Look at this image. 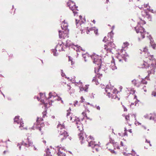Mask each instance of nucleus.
<instances>
[{
  "mask_svg": "<svg viewBox=\"0 0 156 156\" xmlns=\"http://www.w3.org/2000/svg\"><path fill=\"white\" fill-rule=\"evenodd\" d=\"M68 24L67 23L65 22V20L63 21L61 24V27L63 30L65 31V33L63 35H62L61 30L59 31V36L60 38H65L66 37H68V34L69 32V30L68 28Z\"/></svg>",
  "mask_w": 156,
  "mask_h": 156,
  "instance_id": "nucleus-10",
  "label": "nucleus"
},
{
  "mask_svg": "<svg viewBox=\"0 0 156 156\" xmlns=\"http://www.w3.org/2000/svg\"><path fill=\"white\" fill-rule=\"evenodd\" d=\"M79 17L80 18V20H78L76 19V24L77 25L78 24L79 22L80 24V25H81L82 23H83V21L82 20V16H79Z\"/></svg>",
  "mask_w": 156,
  "mask_h": 156,
  "instance_id": "nucleus-26",
  "label": "nucleus"
},
{
  "mask_svg": "<svg viewBox=\"0 0 156 156\" xmlns=\"http://www.w3.org/2000/svg\"><path fill=\"white\" fill-rule=\"evenodd\" d=\"M86 118V119H89L90 120H92V119H90L89 117H88L87 115H86V116L85 117Z\"/></svg>",
  "mask_w": 156,
  "mask_h": 156,
  "instance_id": "nucleus-58",
  "label": "nucleus"
},
{
  "mask_svg": "<svg viewBox=\"0 0 156 156\" xmlns=\"http://www.w3.org/2000/svg\"><path fill=\"white\" fill-rule=\"evenodd\" d=\"M148 13V12L145 10H144L141 12L142 15L144 17H145Z\"/></svg>",
  "mask_w": 156,
  "mask_h": 156,
  "instance_id": "nucleus-30",
  "label": "nucleus"
},
{
  "mask_svg": "<svg viewBox=\"0 0 156 156\" xmlns=\"http://www.w3.org/2000/svg\"><path fill=\"white\" fill-rule=\"evenodd\" d=\"M33 143L30 140H29V138H27V139H25L24 140L20 143V144H18L17 146L19 147V148L20 150L21 149V145H23L24 146L28 147L32 145Z\"/></svg>",
  "mask_w": 156,
  "mask_h": 156,
  "instance_id": "nucleus-13",
  "label": "nucleus"
},
{
  "mask_svg": "<svg viewBox=\"0 0 156 156\" xmlns=\"http://www.w3.org/2000/svg\"><path fill=\"white\" fill-rule=\"evenodd\" d=\"M110 142L111 143L113 144L115 143L114 140H113L110 138Z\"/></svg>",
  "mask_w": 156,
  "mask_h": 156,
  "instance_id": "nucleus-50",
  "label": "nucleus"
},
{
  "mask_svg": "<svg viewBox=\"0 0 156 156\" xmlns=\"http://www.w3.org/2000/svg\"><path fill=\"white\" fill-rule=\"evenodd\" d=\"M64 128V125L61 124H58L57 126V128L59 134L58 137L61 141L66 139L68 136V133L65 130Z\"/></svg>",
  "mask_w": 156,
  "mask_h": 156,
  "instance_id": "nucleus-7",
  "label": "nucleus"
},
{
  "mask_svg": "<svg viewBox=\"0 0 156 156\" xmlns=\"http://www.w3.org/2000/svg\"><path fill=\"white\" fill-rule=\"evenodd\" d=\"M14 123L18 124H20V126H19L21 129L22 130L24 129V128H22L24 126L23 123L21 118L20 119L19 116H16L14 119Z\"/></svg>",
  "mask_w": 156,
  "mask_h": 156,
  "instance_id": "nucleus-19",
  "label": "nucleus"
},
{
  "mask_svg": "<svg viewBox=\"0 0 156 156\" xmlns=\"http://www.w3.org/2000/svg\"><path fill=\"white\" fill-rule=\"evenodd\" d=\"M146 87L145 86H144L143 88V89L144 90V92H146L147 91L146 89L145 88Z\"/></svg>",
  "mask_w": 156,
  "mask_h": 156,
  "instance_id": "nucleus-56",
  "label": "nucleus"
},
{
  "mask_svg": "<svg viewBox=\"0 0 156 156\" xmlns=\"http://www.w3.org/2000/svg\"><path fill=\"white\" fill-rule=\"evenodd\" d=\"M95 107H96V108L98 110H100V108L99 107V106H97L96 105Z\"/></svg>",
  "mask_w": 156,
  "mask_h": 156,
  "instance_id": "nucleus-55",
  "label": "nucleus"
},
{
  "mask_svg": "<svg viewBox=\"0 0 156 156\" xmlns=\"http://www.w3.org/2000/svg\"><path fill=\"white\" fill-rule=\"evenodd\" d=\"M66 47H71L75 50L78 53V52H80L81 51H84V50L82 49V48L79 46L78 45H75L73 44L69 40H67L66 41ZM78 55V53H77Z\"/></svg>",
  "mask_w": 156,
  "mask_h": 156,
  "instance_id": "nucleus-12",
  "label": "nucleus"
},
{
  "mask_svg": "<svg viewBox=\"0 0 156 156\" xmlns=\"http://www.w3.org/2000/svg\"><path fill=\"white\" fill-rule=\"evenodd\" d=\"M149 39L150 40V43H151V42L152 41V38H151V36H149Z\"/></svg>",
  "mask_w": 156,
  "mask_h": 156,
  "instance_id": "nucleus-61",
  "label": "nucleus"
},
{
  "mask_svg": "<svg viewBox=\"0 0 156 156\" xmlns=\"http://www.w3.org/2000/svg\"><path fill=\"white\" fill-rule=\"evenodd\" d=\"M135 90H134L133 89H131L130 91V94H133L135 93Z\"/></svg>",
  "mask_w": 156,
  "mask_h": 156,
  "instance_id": "nucleus-35",
  "label": "nucleus"
},
{
  "mask_svg": "<svg viewBox=\"0 0 156 156\" xmlns=\"http://www.w3.org/2000/svg\"><path fill=\"white\" fill-rule=\"evenodd\" d=\"M87 141L88 143V146L91 147L92 148H94L97 151H98L99 148H100L99 144H96L94 141H93L94 139L91 136H90V137L87 139Z\"/></svg>",
  "mask_w": 156,
  "mask_h": 156,
  "instance_id": "nucleus-11",
  "label": "nucleus"
},
{
  "mask_svg": "<svg viewBox=\"0 0 156 156\" xmlns=\"http://www.w3.org/2000/svg\"><path fill=\"white\" fill-rule=\"evenodd\" d=\"M148 5V3L147 4H144V7L147 8H147H149V6H150Z\"/></svg>",
  "mask_w": 156,
  "mask_h": 156,
  "instance_id": "nucleus-44",
  "label": "nucleus"
},
{
  "mask_svg": "<svg viewBox=\"0 0 156 156\" xmlns=\"http://www.w3.org/2000/svg\"><path fill=\"white\" fill-rule=\"evenodd\" d=\"M147 9L149 11H150L151 12H152V13H154L153 10L150 9V6H149V8H147Z\"/></svg>",
  "mask_w": 156,
  "mask_h": 156,
  "instance_id": "nucleus-45",
  "label": "nucleus"
},
{
  "mask_svg": "<svg viewBox=\"0 0 156 156\" xmlns=\"http://www.w3.org/2000/svg\"><path fill=\"white\" fill-rule=\"evenodd\" d=\"M156 116V114L154 113L146 114L144 115L145 118L149 119L150 120H154Z\"/></svg>",
  "mask_w": 156,
  "mask_h": 156,
  "instance_id": "nucleus-21",
  "label": "nucleus"
},
{
  "mask_svg": "<svg viewBox=\"0 0 156 156\" xmlns=\"http://www.w3.org/2000/svg\"><path fill=\"white\" fill-rule=\"evenodd\" d=\"M151 95L152 96L156 97V91H153Z\"/></svg>",
  "mask_w": 156,
  "mask_h": 156,
  "instance_id": "nucleus-39",
  "label": "nucleus"
},
{
  "mask_svg": "<svg viewBox=\"0 0 156 156\" xmlns=\"http://www.w3.org/2000/svg\"><path fill=\"white\" fill-rule=\"evenodd\" d=\"M82 114L84 116H86V115H87L86 114V113L85 112H83L82 113Z\"/></svg>",
  "mask_w": 156,
  "mask_h": 156,
  "instance_id": "nucleus-53",
  "label": "nucleus"
},
{
  "mask_svg": "<svg viewBox=\"0 0 156 156\" xmlns=\"http://www.w3.org/2000/svg\"><path fill=\"white\" fill-rule=\"evenodd\" d=\"M43 120V119L41 118H37L36 124H34L32 128L34 129H38L40 131H41V127L40 125L42 123V121Z\"/></svg>",
  "mask_w": 156,
  "mask_h": 156,
  "instance_id": "nucleus-17",
  "label": "nucleus"
},
{
  "mask_svg": "<svg viewBox=\"0 0 156 156\" xmlns=\"http://www.w3.org/2000/svg\"><path fill=\"white\" fill-rule=\"evenodd\" d=\"M75 84L78 86L80 89V92L84 91L85 92L88 91V85H86L84 87H83L82 83L80 81L79 82H75Z\"/></svg>",
  "mask_w": 156,
  "mask_h": 156,
  "instance_id": "nucleus-18",
  "label": "nucleus"
},
{
  "mask_svg": "<svg viewBox=\"0 0 156 156\" xmlns=\"http://www.w3.org/2000/svg\"><path fill=\"white\" fill-rule=\"evenodd\" d=\"M129 131L130 133H132V129H130L129 130Z\"/></svg>",
  "mask_w": 156,
  "mask_h": 156,
  "instance_id": "nucleus-63",
  "label": "nucleus"
},
{
  "mask_svg": "<svg viewBox=\"0 0 156 156\" xmlns=\"http://www.w3.org/2000/svg\"><path fill=\"white\" fill-rule=\"evenodd\" d=\"M109 150L111 151V152L112 153H114V154H116V153L113 150H111V149H109Z\"/></svg>",
  "mask_w": 156,
  "mask_h": 156,
  "instance_id": "nucleus-51",
  "label": "nucleus"
},
{
  "mask_svg": "<svg viewBox=\"0 0 156 156\" xmlns=\"http://www.w3.org/2000/svg\"><path fill=\"white\" fill-rule=\"evenodd\" d=\"M112 58V61L111 65L110 66V68L112 70H114L117 69V68L115 66L114 59Z\"/></svg>",
  "mask_w": 156,
  "mask_h": 156,
  "instance_id": "nucleus-24",
  "label": "nucleus"
},
{
  "mask_svg": "<svg viewBox=\"0 0 156 156\" xmlns=\"http://www.w3.org/2000/svg\"><path fill=\"white\" fill-rule=\"evenodd\" d=\"M61 75L62 76H65V74L63 73L62 70H61Z\"/></svg>",
  "mask_w": 156,
  "mask_h": 156,
  "instance_id": "nucleus-49",
  "label": "nucleus"
},
{
  "mask_svg": "<svg viewBox=\"0 0 156 156\" xmlns=\"http://www.w3.org/2000/svg\"><path fill=\"white\" fill-rule=\"evenodd\" d=\"M71 111V109L69 108L67 111L66 117L68 119V120L71 121L73 122H75L79 130L80 131H82L83 129L82 124L81 123L80 121L79 120L78 118H76L74 116H72L70 112Z\"/></svg>",
  "mask_w": 156,
  "mask_h": 156,
  "instance_id": "nucleus-4",
  "label": "nucleus"
},
{
  "mask_svg": "<svg viewBox=\"0 0 156 156\" xmlns=\"http://www.w3.org/2000/svg\"><path fill=\"white\" fill-rule=\"evenodd\" d=\"M126 156H135L133 154L129 153L127 154Z\"/></svg>",
  "mask_w": 156,
  "mask_h": 156,
  "instance_id": "nucleus-48",
  "label": "nucleus"
},
{
  "mask_svg": "<svg viewBox=\"0 0 156 156\" xmlns=\"http://www.w3.org/2000/svg\"><path fill=\"white\" fill-rule=\"evenodd\" d=\"M120 144L123 147L124 146V145H123V144L122 142L121 141L120 142Z\"/></svg>",
  "mask_w": 156,
  "mask_h": 156,
  "instance_id": "nucleus-62",
  "label": "nucleus"
},
{
  "mask_svg": "<svg viewBox=\"0 0 156 156\" xmlns=\"http://www.w3.org/2000/svg\"><path fill=\"white\" fill-rule=\"evenodd\" d=\"M46 114H47V112H46V110L42 112L43 117V118H44L45 117V116H46Z\"/></svg>",
  "mask_w": 156,
  "mask_h": 156,
  "instance_id": "nucleus-37",
  "label": "nucleus"
},
{
  "mask_svg": "<svg viewBox=\"0 0 156 156\" xmlns=\"http://www.w3.org/2000/svg\"><path fill=\"white\" fill-rule=\"evenodd\" d=\"M49 99H53V100H50L51 103H52V102L54 101L57 100L58 101L61 100L62 102L63 103V101L62 100L61 98L60 97H57V94L55 92H50L49 94Z\"/></svg>",
  "mask_w": 156,
  "mask_h": 156,
  "instance_id": "nucleus-15",
  "label": "nucleus"
},
{
  "mask_svg": "<svg viewBox=\"0 0 156 156\" xmlns=\"http://www.w3.org/2000/svg\"><path fill=\"white\" fill-rule=\"evenodd\" d=\"M64 44L61 42H59L56 45L55 49L52 50V52L53 55L55 56H57L58 54V53H56V52L57 51H63L64 50Z\"/></svg>",
  "mask_w": 156,
  "mask_h": 156,
  "instance_id": "nucleus-14",
  "label": "nucleus"
},
{
  "mask_svg": "<svg viewBox=\"0 0 156 156\" xmlns=\"http://www.w3.org/2000/svg\"><path fill=\"white\" fill-rule=\"evenodd\" d=\"M129 45L128 42L124 43L122 49L118 54H116V57L119 60V61H121L122 60L126 61V57L128 56L127 54L125 52L127 47Z\"/></svg>",
  "mask_w": 156,
  "mask_h": 156,
  "instance_id": "nucleus-5",
  "label": "nucleus"
},
{
  "mask_svg": "<svg viewBox=\"0 0 156 156\" xmlns=\"http://www.w3.org/2000/svg\"><path fill=\"white\" fill-rule=\"evenodd\" d=\"M65 33V31L64 30H63L62 31V33L61 34H62V35H63Z\"/></svg>",
  "mask_w": 156,
  "mask_h": 156,
  "instance_id": "nucleus-60",
  "label": "nucleus"
},
{
  "mask_svg": "<svg viewBox=\"0 0 156 156\" xmlns=\"http://www.w3.org/2000/svg\"><path fill=\"white\" fill-rule=\"evenodd\" d=\"M67 86L68 87V91L69 92V91L71 90V87L68 84H67Z\"/></svg>",
  "mask_w": 156,
  "mask_h": 156,
  "instance_id": "nucleus-41",
  "label": "nucleus"
},
{
  "mask_svg": "<svg viewBox=\"0 0 156 156\" xmlns=\"http://www.w3.org/2000/svg\"><path fill=\"white\" fill-rule=\"evenodd\" d=\"M75 92V90L73 89H72L71 90L69 91V93L71 95L72 94L74 93Z\"/></svg>",
  "mask_w": 156,
  "mask_h": 156,
  "instance_id": "nucleus-43",
  "label": "nucleus"
},
{
  "mask_svg": "<svg viewBox=\"0 0 156 156\" xmlns=\"http://www.w3.org/2000/svg\"><path fill=\"white\" fill-rule=\"evenodd\" d=\"M129 115H127L125 116V119L126 121H128L129 120Z\"/></svg>",
  "mask_w": 156,
  "mask_h": 156,
  "instance_id": "nucleus-40",
  "label": "nucleus"
},
{
  "mask_svg": "<svg viewBox=\"0 0 156 156\" xmlns=\"http://www.w3.org/2000/svg\"><path fill=\"white\" fill-rule=\"evenodd\" d=\"M118 135H119V136H122L121 135V133H118Z\"/></svg>",
  "mask_w": 156,
  "mask_h": 156,
  "instance_id": "nucleus-64",
  "label": "nucleus"
},
{
  "mask_svg": "<svg viewBox=\"0 0 156 156\" xmlns=\"http://www.w3.org/2000/svg\"><path fill=\"white\" fill-rule=\"evenodd\" d=\"M141 82L143 83V84H146L147 83V81H146L145 79H142V81H141Z\"/></svg>",
  "mask_w": 156,
  "mask_h": 156,
  "instance_id": "nucleus-38",
  "label": "nucleus"
},
{
  "mask_svg": "<svg viewBox=\"0 0 156 156\" xmlns=\"http://www.w3.org/2000/svg\"><path fill=\"white\" fill-rule=\"evenodd\" d=\"M80 133L79 134L78 136L80 140H81V143H83V141L85 139L87 136L86 134L83 131H80Z\"/></svg>",
  "mask_w": 156,
  "mask_h": 156,
  "instance_id": "nucleus-22",
  "label": "nucleus"
},
{
  "mask_svg": "<svg viewBox=\"0 0 156 156\" xmlns=\"http://www.w3.org/2000/svg\"><path fill=\"white\" fill-rule=\"evenodd\" d=\"M90 31L94 32L96 35L98 34V30L95 27H92L90 28L89 30H87L86 31L87 34H88Z\"/></svg>",
  "mask_w": 156,
  "mask_h": 156,
  "instance_id": "nucleus-23",
  "label": "nucleus"
},
{
  "mask_svg": "<svg viewBox=\"0 0 156 156\" xmlns=\"http://www.w3.org/2000/svg\"><path fill=\"white\" fill-rule=\"evenodd\" d=\"M58 150V153L57 154L58 156H65L66 154L64 153L65 151V149L64 147H62L60 145V146L57 147Z\"/></svg>",
  "mask_w": 156,
  "mask_h": 156,
  "instance_id": "nucleus-20",
  "label": "nucleus"
},
{
  "mask_svg": "<svg viewBox=\"0 0 156 156\" xmlns=\"http://www.w3.org/2000/svg\"><path fill=\"white\" fill-rule=\"evenodd\" d=\"M93 60L94 63L97 65V66L95 68V72L96 73H98L100 69V67L101 66V57L95 54H93L90 57Z\"/></svg>",
  "mask_w": 156,
  "mask_h": 156,
  "instance_id": "nucleus-6",
  "label": "nucleus"
},
{
  "mask_svg": "<svg viewBox=\"0 0 156 156\" xmlns=\"http://www.w3.org/2000/svg\"><path fill=\"white\" fill-rule=\"evenodd\" d=\"M146 142H147V143H149L150 144V146H151V144H150V141H148L147 139H146Z\"/></svg>",
  "mask_w": 156,
  "mask_h": 156,
  "instance_id": "nucleus-54",
  "label": "nucleus"
},
{
  "mask_svg": "<svg viewBox=\"0 0 156 156\" xmlns=\"http://www.w3.org/2000/svg\"><path fill=\"white\" fill-rule=\"evenodd\" d=\"M133 99L134 100V103H131V104L130 105L131 107L132 105H134L135 106H136L138 102L139 101L137 99V96L135 95H134Z\"/></svg>",
  "mask_w": 156,
  "mask_h": 156,
  "instance_id": "nucleus-25",
  "label": "nucleus"
},
{
  "mask_svg": "<svg viewBox=\"0 0 156 156\" xmlns=\"http://www.w3.org/2000/svg\"><path fill=\"white\" fill-rule=\"evenodd\" d=\"M132 82V83L133 84L134 86L137 87H139L140 86V83L139 82H137L136 80L134 79L133 80Z\"/></svg>",
  "mask_w": 156,
  "mask_h": 156,
  "instance_id": "nucleus-27",
  "label": "nucleus"
},
{
  "mask_svg": "<svg viewBox=\"0 0 156 156\" xmlns=\"http://www.w3.org/2000/svg\"><path fill=\"white\" fill-rule=\"evenodd\" d=\"M122 106L123 107L124 111H127V108L124 105H122Z\"/></svg>",
  "mask_w": 156,
  "mask_h": 156,
  "instance_id": "nucleus-52",
  "label": "nucleus"
},
{
  "mask_svg": "<svg viewBox=\"0 0 156 156\" xmlns=\"http://www.w3.org/2000/svg\"><path fill=\"white\" fill-rule=\"evenodd\" d=\"M78 103V101H74V106H76V105Z\"/></svg>",
  "mask_w": 156,
  "mask_h": 156,
  "instance_id": "nucleus-46",
  "label": "nucleus"
},
{
  "mask_svg": "<svg viewBox=\"0 0 156 156\" xmlns=\"http://www.w3.org/2000/svg\"><path fill=\"white\" fill-rule=\"evenodd\" d=\"M147 18V19H148V20L149 21H152V17L148 13L147 14V15L146 16Z\"/></svg>",
  "mask_w": 156,
  "mask_h": 156,
  "instance_id": "nucleus-32",
  "label": "nucleus"
},
{
  "mask_svg": "<svg viewBox=\"0 0 156 156\" xmlns=\"http://www.w3.org/2000/svg\"><path fill=\"white\" fill-rule=\"evenodd\" d=\"M92 81L93 82H95L96 85H98L99 84L98 82L96 80V78L95 77H94L92 80Z\"/></svg>",
  "mask_w": 156,
  "mask_h": 156,
  "instance_id": "nucleus-34",
  "label": "nucleus"
},
{
  "mask_svg": "<svg viewBox=\"0 0 156 156\" xmlns=\"http://www.w3.org/2000/svg\"><path fill=\"white\" fill-rule=\"evenodd\" d=\"M105 94L109 98L113 99H116L119 101L120 98H118L117 94L118 93L117 90L115 89H113L111 85H107L105 88Z\"/></svg>",
  "mask_w": 156,
  "mask_h": 156,
  "instance_id": "nucleus-3",
  "label": "nucleus"
},
{
  "mask_svg": "<svg viewBox=\"0 0 156 156\" xmlns=\"http://www.w3.org/2000/svg\"><path fill=\"white\" fill-rule=\"evenodd\" d=\"M81 100L80 101L81 102H83L85 100L83 98V97L82 96L81 97Z\"/></svg>",
  "mask_w": 156,
  "mask_h": 156,
  "instance_id": "nucleus-47",
  "label": "nucleus"
},
{
  "mask_svg": "<svg viewBox=\"0 0 156 156\" xmlns=\"http://www.w3.org/2000/svg\"><path fill=\"white\" fill-rule=\"evenodd\" d=\"M140 53L141 54H144V56L146 58H148L150 60L149 63L144 61L141 64L140 67L142 68H145L147 69L148 75L151 74H154L155 72V69L156 66V60L154 58L153 55H150L148 51V50L147 48H143L141 50Z\"/></svg>",
  "mask_w": 156,
  "mask_h": 156,
  "instance_id": "nucleus-1",
  "label": "nucleus"
},
{
  "mask_svg": "<svg viewBox=\"0 0 156 156\" xmlns=\"http://www.w3.org/2000/svg\"><path fill=\"white\" fill-rule=\"evenodd\" d=\"M113 36V33L112 31L108 34L107 37H104L103 41L105 42L108 41L107 45H105L101 51L103 53H105L106 52H110L112 48L115 47V45L113 43V40L112 39Z\"/></svg>",
  "mask_w": 156,
  "mask_h": 156,
  "instance_id": "nucleus-2",
  "label": "nucleus"
},
{
  "mask_svg": "<svg viewBox=\"0 0 156 156\" xmlns=\"http://www.w3.org/2000/svg\"><path fill=\"white\" fill-rule=\"evenodd\" d=\"M100 86L102 88H104L105 86L103 84H101Z\"/></svg>",
  "mask_w": 156,
  "mask_h": 156,
  "instance_id": "nucleus-59",
  "label": "nucleus"
},
{
  "mask_svg": "<svg viewBox=\"0 0 156 156\" xmlns=\"http://www.w3.org/2000/svg\"><path fill=\"white\" fill-rule=\"evenodd\" d=\"M156 45L155 44H151V46H152V48H153V49H155V47H156Z\"/></svg>",
  "mask_w": 156,
  "mask_h": 156,
  "instance_id": "nucleus-57",
  "label": "nucleus"
},
{
  "mask_svg": "<svg viewBox=\"0 0 156 156\" xmlns=\"http://www.w3.org/2000/svg\"><path fill=\"white\" fill-rule=\"evenodd\" d=\"M40 99L37 96H35L34 98H36L38 101L41 100V102L44 105V106L45 108H48L51 105V103L50 100H49L50 99H49L48 98V99L46 98L44 94L40 93Z\"/></svg>",
  "mask_w": 156,
  "mask_h": 156,
  "instance_id": "nucleus-9",
  "label": "nucleus"
},
{
  "mask_svg": "<svg viewBox=\"0 0 156 156\" xmlns=\"http://www.w3.org/2000/svg\"><path fill=\"white\" fill-rule=\"evenodd\" d=\"M146 23V22L143 20H141L140 21L138 22V25L137 27H135V30L137 33H140L141 36V38L143 39L145 37V35L146 34H148V33H146L144 29L143 28L140 26H139V25L141 24L143 25Z\"/></svg>",
  "mask_w": 156,
  "mask_h": 156,
  "instance_id": "nucleus-8",
  "label": "nucleus"
},
{
  "mask_svg": "<svg viewBox=\"0 0 156 156\" xmlns=\"http://www.w3.org/2000/svg\"><path fill=\"white\" fill-rule=\"evenodd\" d=\"M133 116L134 117V118L135 119V124L136 125H140L141 124V123H139L138 122L136 121V115L135 114H133L132 115V116Z\"/></svg>",
  "mask_w": 156,
  "mask_h": 156,
  "instance_id": "nucleus-29",
  "label": "nucleus"
},
{
  "mask_svg": "<svg viewBox=\"0 0 156 156\" xmlns=\"http://www.w3.org/2000/svg\"><path fill=\"white\" fill-rule=\"evenodd\" d=\"M67 5L70 9L73 11L74 16L78 13L77 12L75 11V10L78 11L77 9V7L75 6V4L73 2L69 0V1L67 3Z\"/></svg>",
  "mask_w": 156,
  "mask_h": 156,
  "instance_id": "nucleus-16",
  "label": "nucleus"
},
{
  "mask_svg": "<svg viewBox=\"0 0 156 156\" xmlns=\"http://www.w3.org/2000/svg\"><path fill=\"white\" fill-rule=\"evenodd\" d=\"M124 131H125V132L124 133L123 136H127V132H126V128H125Z\"/></svg>",
  "mask_w": 156,
  "mask_h": 156,
  "instance_id": "nucleus-42",
  "label": "nucleus"
},
{
  "mask_svg": "<svg viewBox=\"0 0 156 156\" xmlns=\"http://www.w3.org/2000/svg\"><path fill=\"white\" fill-rule=\"evenodd\" d=\"M96 76H97L98 78L100 79L101 78V77H102V74H101L100 73H97Z\"/></svg>",
  "mask_w": 156,
  "mask_h": 156,
  "instance_id": "nucleus-36",
  "label": "nucleus"
},
{
  "mask_svg": "<svg viewBox=\"0 0 156 156\" xmlns=\"http://www.w3.org/2000/svg\"><path fill=\"white\" fill-rule=\"evenodd\" d=\"M82 56L83 58L84 59L85 61L86 62L87 61L86 58H87L89 57V56L88 54L86 53L85 54H83L82 53Z\"/></svg>",
  "mask_w": 156,
  "mask_h": 156,
  "instance_id": "nucleus-28",
  "label": "nucleus"
},
{
  "mask_svg": "<svg viewBox=\"0 0 156 156\" xmlns=\"http://www.w3.org/2000/svg\"><path fill=\"white\" fill-rule=\"evenodd\" d=\"M46 152L47 155L49 156L51 154V152L49 151V148H47L46 150Z\"/></svg>",
  "mask_w": 156,
  "mask_h": 156,
  "instance_id": "nucleus-33",
  "label": "nucleus"
},
{
  "mask_svg": "<svg viewBox=\"0 0 156 156\" xmlns=\"http://www.w3.org/2000/svg\"><path fill=\"white\" fill-rule=\"evenodd\" d=\"M69 61L72 65L74 63V62L72 60V58L70 56H69Z\"/></svg>",
  "mask_w": 156,
  "mask_h": 156,
  "instance_id": "nucleus-31",
  "label": "nucleus"
}]
</instances>
